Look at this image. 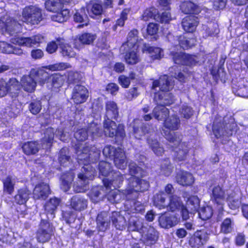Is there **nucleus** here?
Wrapping results in <instances>:
<instances>
[{
  "label": "nucleus",
  "mask_w": 248,
  "mask_h": 248,
  "mask_svg": "<svg viewBox=\"0 0 248 248\" xmlns=\"http://www.w3.org/2000/svg\"><path fill=\"white\" fill-rule=\"evenodd\" d=\"M75 174L72 171L64 173L62 176L61 188L64 191H67L71 186Z\"/></svg>",
  "instance_id": "39"
},
{
  "label": "nucleus",
  "mask_w": 248,
  "mask_h": 248,
  "mask_svg": "<svg viewBox=\"0 0 248 248\" xmlns=\"http://www.w3.org/2000/svg\"><path fill=\"white\" fill-rule=\"evenodd\" d=\"M54 136V130L48 127L44 132V137L42 140V147L44 149H49L51 146Z\"/></svg>",
  "instance_id": "33"
},
{
  "label": "nucleus",
  "mask_w": 248,
  "mask_h": 248,
  "mask_svg": "<svg viewBox=\"0 0 248 248\" xmlns=\"http://www.w3.org/2000/svg\"><path fill=\"white\" fill-rule=\"evenodd\" d=\"M118 151V148L116 149L112 146L108 145L103 149V154L106 157L113 156L114 157Z\"/></svg>",
  "instance_id": "63"
},
{
  "label": "nucleus",
  "mask_w": 248,
  "mask_h": 248,
  "mask_svg": "<svg viewBox=\"0 0 248 248\" xmlns=\"http://www.w3.org/2000/svg\"><path fill=\"white\" fill-rule=\"evenodd\" d=\"M69 67H70V64L64 62L57 63L44 67L45 68L52 71L63 70Z\"/></svg>",
  "instance_id": "57"
},
{
  "label": "nucleus",
  "mask_w": 248,
  "mask_h": 248,
  "mask_svg": "<svg viewBox=\"0 0 248 248\" xmlns=\"http://www.w3.org/2000/svg\"><path fill=\"white\" fill-rule=\"evenodd\" d=\"M3 183V191L8 194L11 195L14 191L16 180L14 176L8 175L2 180Z\"/></svg>",
  "instance_id": "31"
},
{
  "label": "nucleus",
  "mask_w": 248,
  "mask_h": 248,
  "mask_svg": "<svg viewBox=\"0 0 248 248\" xmlns=\"http://www.w3.org/2000/svg\"><path fill=\"white\" fill-rule=\"evenodd\" d=\"M157 105V106L153 110V114L157 120H164L169 114V109L161 105Z\"/></svg>",
  "instance_id": "37"
},
{
  "label": "nucleus",
  "mask_w": 248,
  "mask_h": 248,
  "mask_svg": "<svg viewBox=\"0 0 248 248\" xmlns=\"http://www.w3.org/2000/svg\"><path fill=\"white\" fill-rule=\"evenodd\" d=\"M89 96L88 90L81 85H76L73 89L72 99L76 104H80L85 102Z\"/></svg>",
  "instance_id": "15"
},
{
  "label": "nucleus",
  "mask_w": 248,
  "mask_h": 248,
  "mask_svg": "<svg viewBox=\"0 0 248 248\" xmlns=\"http://www.w3.org/2000/svg\"><path fill=\"white\" fill-rule=\"evenodd\" d=\"M126 214L127 213L125 212L124 215L129 219V223L128 224V230L130 231H140L143 227L141 220L134 215L131 216L129 218ZM127 214L129 215L128 212H127Z\"/></svg>",
  "instance_id": "32"
},
{
  "label": "nucleus",
  "mask_w": 248,
  "mask_h": 248,
  "mask_svg": "<svg viewBox=\"0 0 248 248\" xmlns=\"http://www.w3.org/2000/svg\"><path fill=\"white\" fill-rule=\"evenodd\" d=\"M164 136L169 142V147L174 151V159L178 161L186 159L190 147L186 142H181V136L177 133L168 131L164 132Z\"/></svg>",
  "instance_id": "5"
},
{
  "label": "nucleus",
  "mask_w": 248,
  "mask_h": 248,
  "mask_svg": "<svg viewBox=\"0 0 248 248\" xmlns=\"http://www.w3.org/2000/svg\"><path fill=\"white\" fill-rule=\"evenodd\" d=\"M173 167L168 158L164 159L162 161L160 166L161 173L165 176L170 175L172 170Z\"/></svg>",
  "instance_id": "49"
},
{
  "label": "nucleus",
  "mask_w": 248,
  "mask_h": 248,
  "mask_svg": "<svg viewBox=\"0 0 248 248\" xmlns=\"http://www.w3.org/2000/svg\"><path fill=\"white\" fill-rule=\"evenodd\" d=\"M200 201L197 196H191L188 198L186 205L191 212L197 211L199 207Z\"/></svg>",
  "instance_id": "52"
},
{
  "label": "nucleus",
  "mask_w": 248,
  "mask_h": 248,
  "mask_svg": "<svg viewBox=\"0 0 248 248\" xmlns=\"http://www.w3.org/2000/svg\"><path fill=\"white\" fill-rule=\"evenodd\" d=\"M234 223L230 218L225 219L221 223L220 226L221 232L227 234L231 232L233 229Z\"/></svg>",
  "instance_id": "47"
},
{
  "label": "nucleus",
  "mask_w": 248,
  "mask_h": 248,
  "mask_svg": "<svg viewBox=\"0 0 248 248\" xmlns=\"http://www.w3.org/2000/svg\"><path fill=\"white\" fill-rule=\"evenodd\" d=\"M31 73L32 74L36 75L39 78L37 80L38 83L41 85L46 83L48 87L51 86L54 88H59L63 85L64 82L63 76L54 74L49 77L48 73L43 69H32Z\"/></svg>",
  "instance_id": "8"
},
{
  "label": "nucleus",
  "mask_w": 248,
  "mask_h": 248,
  "mask_svg": "<svg viewBox=\"0 0 248 248\" xmlns=\"http://www.w3.org/2000/svg\"><path fill=\"white\" fill-rule=\"evenodd\" d=\"M81 78V75L77 72L71 71L68 73L67 80L69 84L78 82Z\"/></svg>",
  "instance_id": "61"
},
{
  "label": "nucleus",
  "mask_w": 248,
  "mask_h": 248,
  "mask_svg": "<svg viewBox=\"0 0 248 248\" xmlns=\"http://www.w3.org/2000/svg\"><path fill=\"white\" fill-rule=\"evenodd\" d=\"M0 52L5 54H14L20 55L23 53L20 47H0Z\"/></svg>",
  "instance_id": "62"
},
{
  "label": "nucleus",
  "mask_w": 248,
  "mask_h": 248,
  "mask_svg": "<svg viewBox=\"0 0 248 248\" xmlns=\"http://www.w3.org/2000/svg\"><path fill=\"white\" fill-rule=\"evenodd\" d=\"M113 161L117 168L124 170L126 168L127 164L126 157L124 151L121 148H118V151L115 155Z\"/></svg>",
  "instance_id": "28"
},
{
  "label": "nucleus",
  "mask_w": 248,
  "mask_h": 248,
  "mask_svg": "<svg viewBox=\"0 0 248 248\" xmlns=\"http://www.w3.org/2000/svg\"><path fill=\"white\" fill-rule=\"evenodd\" d=\"M99 170L100 173L105 176H108L111 171V164L106 161H101L99 164Z\"/></svg>",
  "instance_id": "54"
},
{
  "label": "nucleus",
  "mask_w": 248,
  "mask_h": 248,
  "mask_svg": "<svg viewBox=\"0 0 248 248\" xmlns=\"http://www.w3.org/2000/svg\"><path fill=\"white\" fill-rule=\"evenodd\" d=\"M118 116V110L116 103L112 101H108L106 103V115L104 122V133L110 137L114 136L123 138L125 135L124 126H117L111 120L115 119Z\"/></svg>",
  "instance_id": "4"
},
{
  "label": "nucleus",
  "mask_w": 248,
  "mask_h": 248,
  "mask_svg": "<svg viewBox=\"0 0 248 248\" xmlns=\"http://www.w3.org/2000/svg\"><path fill=\"white\" fill-rule=\"evenodd\" d=\"M20 89L19 82L15 78H10L8 82L0 79V97L4 96L8 93L12 98L16 97Z\"/></svg>",
  "instance_id": "11"
},
{
  "label": "nucleus",
  "mask_w": 248,
  "mask_h": 248,
  "mask_svg": "<svg viewBox=\"0 0 248 248\" xmlns=\"http://www.w3.org/2000/svg\"><path fill=\"white\" fill-rule=\"evenodd\" d=\"M232 92L237 96L248 97V82L240 79L237 84H233Z\"/></svg>",
  "instance_id": "24"
},
{
  "label": "nucleus",
  "mask_w": 248,
  "mask_h": 248,
  "mask_svg": "<svg viewBox=\"0 0 248 248\" xmlns=\"http://www.w3.org/2000/svg\"><path fill=\"white\" fill-rule=\"evenodd\" d=\"M213 132L217 138L221 137H229L235 134L237 130V126L234 120L230 118L227 120L226 118L223 119V123H221V118L215 120L213 124Z\"/></svg>",
  "instance_id": "6"
},
{
  "label": "nucleus",
  "mask_w": 248,
  "mask_h": 248,
  "mask_svg": "<svg viewBox=\"0 0 248 248\" xmlns=\"http://www.w3.org/2000/svg\"><path fill=\"white\" fill-rule=\"evenodd\" d=\"M71 0H47L45 2L46 8L47 11L57 12L62 9V5L70 2Z\"/></svg>",
  "instance_id": "29"
},
{
  "label": "nucleus",
  "mask_w": 248,
  "mask_h": 248,
  "mask_svg": "<svg viewBox=\"0 0 248 248\" xmlns=\"http://www.w3.org/2000/svg\"><path fill=\"white\" fill-rule=\"evenodd\" d=\"M138 31L137 30L131 31L128 34L126 42L123 44V46H145L142 39H139Z\"/></svg>",
  "instance_id": "21"
},
{
  "label": "nucleus",
  "mask_w": 248,
  "mask_h": 248,
  "mask_svg": "<svg viewBox=\"0 0 248 248\" xmlns=\"http://www.w3.org/2000/svg\"><path fill=\"white\" fill-rule=\"evenodd\" d=\"M199 23L197 17L193 16L185 17L182 21V24L184 30L189 32H193Z\"/></svg>",
  "instance_id": "27"
},
{
  "label": "nucleus",
  "mask_w": 248,
  "mask_h": 248,
  "mask_svg": "<svg viewBox=\"0 0 248 248\" xmlns=\"http://www.w3.org/2000/svg\"><path fill=\"white\" fill-rule=\"evenodd\" d=\"M209 239V234L205 230L197 231L189 240L192 247L199 248L204 245Z\"/></svg>",
  "instance_id": "16"
},
{
  "label": "nucleus",
  "mask_w": 248,
  "mask_h": 248,
  "mask_svg": "<svg viewBox=\"0 0 248 248\" xmlns=\"http://www.w3.org/2000/svg\"><path fill=\"white\" fill-rule=\"evenodd\" d=\"M211 198L217 206L219 211L223 210V205L228 197L225 191L219 185L215 186L212 189Z\"/></svg>",
  "instance_id": "13"
},
{
  "label": "nucleus",
  "mask_w": 248,
  "mask_h": 248,
  "mask_svg": "<svg viewBox=\"0 0 248 248\" xmlns=\"http://www.w3.org/2000/svg\"><path fill=\"white\" fill-rule=\"evenodd\" d=\"M49 186L44 183L36 185L33 191V197L35 200H45L49 194Z\"/></svg>",
  "instance_id": "20"
},
{
  "label": "nucleus",
  "mask_w": 248,
  "mask_h": 248,
  "mask_svg": "<svg viewBox=\"0 0 248 248\" xmlns=\"http://www.w3.org/2000/svg\"><path fill=\"white\" fill-rule=\"evenodd\" d=\"M70 206L76 211H81L87 207L88 201L79 195L74 196L70 200Z\"/></svg>",
  "instance_id": "25"
},
{
  "label": "nucleus",
  "mask_w": 248,
  "mask_h": 248,
  "mask_svg": "<svg viewBox=\"0 0 248 248\" xmlns=\"http://www.w3.org/2000/svg\"><path fill=\"white\" fill-rule=\"evenodd\" d=\"M74 21L77 22L84 23L78 26V28H81L88 25V17L86 13L85 8H81L79 11L76 12L74 15Z\"/></svg>",
  "instance_id": "41"
},
{
  "label": "nucleus",
  "mask_w": 248,
  "mask_h": 248,
  "mask_svg": "<svg viewBox=\"0 0 248 248\" xmlns=\"http://www.w3.org/2000/svg\"><path fill=\"white\" fill-rule=\"evenodd\" d=\"M22 148L26 155H31L36 154L40 149V146L36 142L28 141L24 143Z\"/></svg>",
  "instance_id": "38"
},
{
  "label": "nucleus",
  "mask_w": 248,
  "mask_h": 248,
  "mask_svg": "<svg viewBox=\"0 0 248 248\" xmlns=\"http://www.w3.org/2000/svg\"><path fill=\"white\" fill-rule=\"evenodd\" d=\"M42 20V11L36 6L25 7L22 11V21L31 25L38 24Z\"/></svg>",
  "instance_id": "9"
},
{
  "label": "nucleus",
  "mask_w": 248,
  "mask_h": 248,
  "mask_svg": "<svg viewBox=\"0 0 248 248\" xmlns=\"http://www.w3.org/2000/svg\"><path fill=\"white\" fill-rule=\"evenodd\" d=\"M156 10L155 8H151L149 9L145 10L142 16V19L144 21H148L149 19L153 18L156 21L158 20L157 18Z\"/></svg>",
  "instance_id": "56"
},
{
  "label": "nucleus",
  "mask_w": 248,
  "mask_h": 248,
  "mask_svg": "<svg viewBox=\"0 0 248 248\" xmlns=\"http://www.w3.org/2000/svg\"><path fill=\"white\" fill-rule=\"evenodd\" d=\"M174 81L167 75L161 76L158 80L153 83L152 89L157 92L155 93L154 101L156 104L163 106L169 105L174 102V98L169 93L173 87Z\"/></svg>",
  "instance_id": "3"
},
{
  "label": "nucleus",
  "mask_w": 248,
  "mask_h": 248,
  "mask_svg": "<svg viewBox=\"0 0 248 248\" xmlns=\"http://www.w3.org/2000/svg\"><path fill=\"white\" fill-rule=\"evenodd\" d=\"M183 205L181 198L175 195H173L169 197V203L168 204H167L166 208L169 211L174 212L180 209Z\"/></svg>",
  "instance_id": "34"
},
{
  "label": "nucleus",
  "mask_w": 248,
  "mask_h": 248,
  "mask_svg": "<svg viewBox=\"0 0 248 248\" xmlns=\"http://www.w3.org/2000/svg\"><path fill=\"white\" fill-rule=\"evenodd\" d=\"M145 236L147 243H148L149 244H153L155 243L158 239V232L153 227H150L148 229Z\"/></svg>",
  "instance_id": "48"
},
{
  "label": "nucleus",
  "mask_w": 248,
  "mask_h": 248,
  "mask_svg": "<svg viewBox=\"0 0 248 248\" xmlns=\"http://www.w3.org/2000/svg\"><path fill=\"white\" fill-rule=\"evenodd\" d=\"M87 11L90 16L93 17V16L101 15L103 12V8L101 4L93 3L92 5H88Z\"/></svg>",
  "instance_id": "51"
},
{
  "label": "nucleus",
  "mask_w": 248,
  "mask_h": 248,
  "mask_svg": "<svg viewBox=\"0 0 248 248\" xmlns=\"http://www.w3.org/2000/svg\"><path fill=\"white\" fill-rule=\"evenodd\" d=\"M170 55L174 62L178 64L193 66L198 62L197 56L186 54L181 51H171Z\"/></svg>",
  "instance_id": "12"
},
{
  "label": "nucleus",
  "mask_w": 248,
  "mask_h": 248,
  "mask_svg": "<svg viewBox=\"0 0 248 248\" xmlns=\"http://www.w3.org/2000/svg\"><path fill=\"white\" fill-rule=\"evenodd\" d=\"M181 115L185 118L188 119L193 114V110L190 107L187 105H183L180 110Z\"/></svg>",
  "instance_id": "64"
},
{
  "label": "nucleus",
  "mask_w": 248,
  "mask_h": 248,
  "mask_svg": "<svg viewBox=\"0 0 248 248\" xmlns=\"http://www.w3.org/2000/svg\"><path fill=\"white\" fill-rule=\"evenodd\" d=\"M101 150L94 146L85 144L84 146L79 147L77 150V159L79 164L83 165L81 172L78 174L79 181L74 185L75 191L81 192L85 190L88 180L92 179L95 174V170L90 165L91 163L96 161L100 156Z\"/></svg>",
  "instance_id": "1"
},
{
  "label": "nucleus",
  "mask_w": 248,
  "mask_h": 248,
  "mask_svg": "<svg viewBox=\"0 0 248 248\" xmlns=\"http://www.w3.org/2000/svg\"><path fill=\"white\" fill-rule=\"evenodd\" d=\"M181 9L185 14H197L199 12L197 6L191 1L183 2L180 6Z\"/></svg>",
  "instance_id": "44"
},
{
  "label": "nucleus",
  "mask_w": 248,
  "mask_h": 248,
  "mask_svg": "<svg viewBox=\"0 0 248 248\" xmlns=\"http://www.w3.org/2000/svg\"><path fill=\"white\" fill-rule=\"evenodd\" d=\"M125 60L129 64H135L139 62V57L137 51L129 50L125 55Z\"/></svg>",
  "instance_id": "50"
},
{
  "label": "nucleus",
  "mask_w": 248,
  "mask_h": 248,
  "mask_svg": "<svg viewBox=\"0 0 248 248\" xmlns=\"http://www.w3.org/2000/svg\"><path fill=\"white\" fill-rule=\"evenodd\" d=\"M112 177L110 179H104L103 182L106 189H116L119 187L124 181L123 175L118 171L112 172Z\"/></svg>",
  "instance_id": "17"
},
{
  "label": "nucleus",
  "mask_w": 248,
  "mask_h": 248,
  "mask_svg": "<svg viewBox=\"0 0 248 248\" xmlns=\"http://www.w3.org/2000/svg\"><path fill=\"white\" fill-rule=\"evenodd\" d=\"M111 219L112 224L117 229L123 230L125 229L126 226L125 218L119 212H112Z\"/></svg>",
  "instance_id": "30"
},
{
  "label": "nucleus",
  "mask_w": 248,
  "mask_h": 248,
  "mask_svg": "<svg viewBox=\"0 0 248 248\" xmlns=\"http://www.w3.org/2000/svg\"><path fill=\"white\" fill-rule=\"evenodd\" d=\"M147 142L150 148L155 154L157 156H161L163 155L164 153V148L156 139L150 136L147 139Z\"/></svg>",
  "instance_id": "35"
},
{
  "label": "nucleus",
  "mask_w": 248,
  "mask_h": 248,
  "mask_svg": "<svg viewBox=\"0 0 248 248\" xmlns=\"http://www.w3.org/2000/svg\"><path fill=\"white\" fill-rule=\"evenodd\" d=\"M31 76H35L36 77V80L38 82L37 79H39V78L36 75L32 74L31 73L30 75L23 76L20 80L21 86L25 91L28 92L33 91L36 85V82Z\"/></svg>",
  "instance_id": "22"
},
{
  "label": "nucleus",
  "mask_w": 248,
  "mask_h": 248,
  "mask_svg": "<svg viewBox=\"0 0 248 248\" xmlns=\"http://www.w3.org/2000/svg\"><path fill=\"white\" fill-rule=\"evenodd\" d=\"M101 190H102L101 187H94L91 190L90 192V197L93 202H97L100 200Z\"/></svg>",
  "instance_id": "60"
},
{
  "label": "nucleus",
  "mask_w": 248,
  "mask_h": 248,
  "mask_svg": "<svg viewBox=\"0 0 248 248\" xmlns=\"http://www.w3.org/2000/svg\"><path fill=\"white\" fill-rule=\"evenodd\" d=\"M203 31L205 33V36L207 37L217 34L218 30L217 25L212 26L211 24H210L209 26H206L204 25L203 26Z\"/></svg>",
  "instance_id": "58"
},
{
  "label": "nucleus",
  "mask_w": 248,
  "mask_h": 248,
  "mask_svg": "<svg viewBox=\"0 0 248 248\" xmlns=\"http://www.w3.org/2000/svg\"><path fill=\"white\" fill-rule=\"evenodd\" d=\"M166 199V194L163 192H159L154 196V205L159 209H165L167 206L165 202Z\"/></svg>",
  "instance_id": "40"
},
{
  "label": "nucleus",
  "mask_w": 248,
  "mask_h": 248,
  "mask_svg": "<svg viewBox=\"0 0 248 248\" xmlns=\"http://www.w3.org/2000/svg\"><path fill=\"white\" fill-rule=\"evenodd\" d=\"M68 151L67 148L61 150L59 156V161L61 165H66L69 163L70 157L68 155Z\"/></svg>",
  "instance_id": "55"
},
{
  "label": "nucleus",
  "mask_w": 248,
  "mask_h": 248,
  "mask_svg": "<svg viewBox=\"0 0 248 248\" xmlns=\"http://www.w3.org/2000/svg\"><path fill=\"white\" fill-rule=\"evenodd\" d=\"M31 191L27 188H23L17 191V194L15 196V201L18 204H24L29 200Z\"/></svg>",
  "instance_id": "36"
},
{
  "label": "nucleus",
  "mask_w": 248,
  "mask_h": 248,
  "mask_svg": "<svg viewBox=\"0 0 248 248\" xmlns=\"http://www.w3.org/2000/svg\"><path fill=\"white\" fill-rule=\"evenodd\" d=\"M54 230L51 223L47 220L42 219L36 234L37 241L41 243L49 241L53 235Z\"/></svg>",
  "instance_id": "10"
},
{
  "label": "nucleus",
  "mask_w": 248,
  "mask_h": 248,
  "mask_svg": "<svg viewBox=\"0 0 248 248\" xmlns=\"http://www.w3.org/2000/svg\"><path fill=\"white\" fill-rule=\"evenodd\" d=\"M88 132L92 133L93 138L101 136L102 134V130L99 129L98 125L94 123H93L89 127L88 131L85 128L79 129L75 133L74 136L78 140L84 141L88 137Z\"/></svg>",
  "instance_id": "14"
},
{
  "label": "nucleus",
  "mask_w": 248,
  "mask_h": 248,
  "mask_svg": "<svg viewBox=\"0 0 248 248\" xmlns=\"http://www.w3.org/2000/svg\"><path fill=\"white\" fill-rule=\"evenodd\" d=\"M180 219L175 215L169 214L161 215L159 217L158 222L160 226L163 228L169 229L177 225Z\"/></svg>",
  "instance_id": "18"
},
{
  "label": "nucleus",
  "mask_w": 248,
  "mask_h": 248,
  "mask_svg": "<svg viewBox=\"0 0 248 248\" xmlns=\"http://www.w3.org/2000/svg\"><path fill=\"white\" fill-rule=\"evenodd\" d=\"M142 51L149 54L153 59H159L162 55V49L160 47H144Z\"/></svg>",
  "instance_id": "45"
},
{
  "label": "nucleus",
  "mask_w": 248,
  "mask_h": 248,
  "mask_svg": "<svg viewBox=\"0 0 248 248\" xmlns=\"http://www.w3.org/2000/svg\"><path fill=\"white\" fill-rule=\"evenodd\" d=\"M55 14L51 16L52 20L62 23L66 21L69 17V11L67 9H63L59 12H54Z\"/></svg>",
  "instance_id": "43"
},
{
  "label": "nucleus",
  "mask_w": 248,
  "mask_h": 248,
  "mask_svg": "<svg viewBox=\"0 0 248 248\" xmlns=\"http://www.w3.org/2000/svg\"><path fill=\"white\" fill-rule=\"evenodd\" d=\"M111 190L109 192L108 195V199L110 202L114 203L119 202L122 197L124 198H126L125 196L124 195V190L122 193L118 190H113L112 189H110Z\"/></svg>",
  "instance_id": "46"
},
{
  "label": "nucleus",
  "mask_w": 248,
  "mask_h": 248,
  "mask_svg": "<svg viewBox=\"0 0 248 248\" xmlns=\"http://www.w3.org/2000/svg\"><path fill=\"white\" fill-rule=\"evenodd\" d=\"M180 124V120L176 115H171L166 119L164 126L166 128L171 130H175L178 128Z\"/></svg>",
  "instance_id": "42"
},
{
  "label": "nucleus",
  "mask_w": 248,
  "mask_h": 248,
  "mask_svg": "<svg viewBox=\"0 0 248 248\" xmlns=\"http://www.w3.org/2000/svg\"><path fill=\"white\" fill-rule=\"evenodd\" d=\"M21 30V25L6 15L0 19V31L5 34L14 36L10 39L13 44L19 46H31L42 42L43 37L38 34L31 37H17L15 35Z\"/></svg>",
  "instance_id": "2"
},
{
  "label": "nucleus",
  "mask_w": 248,
  "mask_h": 248,
  "mask_svg": "<svg viewBox=\"0 0 248 248\" xmlns=\"http://www.w3.org/2000/svg\"><path fill=\"white\" fill-rule=\"evenodd\" d=\"M200 217L203 220L209 219L213 215V210L210 206L201 208L199 211Z\"/></svg>",
  "instance_id": "53"
},
{
  "label": "nucleus",
  "mask_w": 248,
  "mask_h": 248,
  "mask_svg": "<svg viewBox=\"0 0 248 248\" xmlns=\"http://www.w3.org/2000/svg\"><path fill=\"white\" fill-rule=\"evenodd\" d=\"M29 108L31 112L33 114L38 113L42 108V105L40 101L33 100L30 103Z\"/></svg>",
  "instance_id": "59"
},
{
  "label": "nucleus",
  "mask_w": 248,
  "mask_h": 248,
  "mask_svg": "<svg viewBox=\"0 0 248 248\" xmlns=\"http://www.w3.org/2000/svg\"><path fill=\"white\" fill-rule=\"evenodd\" d=\"M176 180L177 183L183 186H190L194 181L192 174L184 171H180L177 173Z\"/></svg>",
  "instance_id": "26"
},
{
  "label": "nucleus",
  "mask_w": 248,
  "mask_h": 248,
  "mask_svg": "<svg viewBox=\"0 0 248 248\" xmlns=\"http://www.w3.org/2000/svg\"><path fill=\"white\" fill-rule=\"evenodd\" d=\"M60 202V199L53 197L46 202L44 207L48 219H52L54 217L55 213Z\"/></svg>",
  "instance_id": "23"
},
{
  "label": "nucleus",
  "mask_w": 248,
  "mask_h": 248,
  "mask_svg": "<svg viewBox=\"0 0 248 248\" xmlns=\"http://www.w3.org/2000/svg\"><path fill=\"white\" fill-rule=\"evenodd\" d=\"M148 187L149 184L147 181L132 176L129 179L128 186L124 190L123 193L127 200L134 199L138 197V192L144 191Z\"/></svg>",
  "instance_id": "7"
},
{
  "label": "nucleus",
  "mask_w": 248,
  "mask_h": 248,
  "mask_svg": "<svg viewBox=\"0 0 248 248\" xmlns=\"http://www.w3.org/2000/svg\"><path fill=\"white\" fill-rule=\"evenodd\" d=\"M96 228L99 232H104L110 226V217L107 212H102L98 214L96 219Z\"/></svg>",
  "instance_id": "19"
}]
</instances>
